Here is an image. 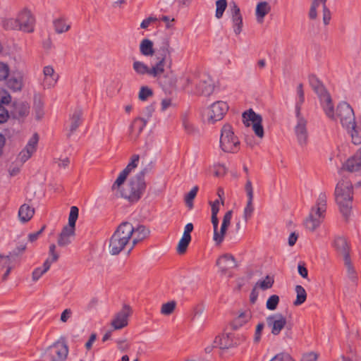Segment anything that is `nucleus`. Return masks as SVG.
<instances>
[{
	"label": "nucleus",
	"instance_id": "f257e3e1",
	"mask_svg": "<svg viewBox=\"0 0 361 361\" xmlns=\"http://www.w3.org/2000/svg\"><path fill=\"white\" fill-rule=\"evenodd\" d=\"M149 233V231L143 225L134 227L129 222L122 223L109 240L110 254L116 255L126 248L130 252L135 245L145 239Z\"/></svg>",
	"mask_w": 361,
	"mask_h": 361
},
{
	"label": "nucleus",
	"instance_id": "f03ea898",
	"mask_svg": "<svg viewBox=\"0 0 361 361\" xmlns=\"http://www.w3.org/2000/svg\"><path fill=\"white\" fill-rule=\"evenodd\" d=\"M336 119L338 118L342 127L350 135L355 145L361 143V132L356 126L353 109L345 102H340L336 108Z\"/></svg>",
	"mask_w": 361,
	"mask_h": 361
},
{
	"label": "nucleus",
	"instance_id": "7ed1b4c3",
	"mask_svg": "<svg viewBox=\"0 0 361 361\" xmlns=\"http://www.w3.org/2000/svg\"><path fill=\"white\" fill-rule=\"evenodd\" d=\"M353 198V188L351 182L348 179L339 180L335 188V200L345 218H348L351 213Z\"/></svg>",
	"mask_w": 361,
	"mask_h": 361
},
{
	"label": "nucleus",
	"instance_id": "20e7f679",
	"mask_svg": "<svg viewBox=\"0 0 361 361\" xmlns=\"http://www.w3.org/2000/svg\"><path fill=\"white\" fill-rule=\"evenodd\" d=\"M327 208V195L326 192H321L312 207L310 213L304 221L305 227L310 231H315L322 223L325 218Z\"/></svg>",
	"mask_w": 361,
	"mask_h": 361
},
{
	"label": "nucleus",
	"instance_id": "39448f33",
	"mask_svg": "<svg viewBox=\"0 0 361 361\" xmlns=\"http://www.w3.org/2000/svg\"><path fill=\"white\" fill-rule=\"evenodd\" d=\"M144 176L145 172L140 171L133 177L125 187H123L122 185L119 190L113 191V192L116 195H120L130 201L138 200L146 188Z\"/></svg>",
	"mask_w": 361,
	"mask_h": 361
},
{
	"label": "nucleus",
	"instance_id": "423d86ee",
	"mask_svg": "<svg viewBox=\"0 0 361 361\" xmlns=\"http://www.w3.org/2000/svg\"><path fill=\"white\" fill-rule=\"evenodd\" d=\"M219 145L220 148L227 153H235L240 149V140L231 125L224 124L221 128Z\"/></svg>",
	"mask_w": 361,
	"mask_h": 361
},
{
	"label": "nucleus",
	"instance_id": "0eeeda50",
	"mask_svg": "<svg viewBox=\"0 0 361 361\" xmlns=\"http://www.w3.org/2000/svg\"><path fill=\"white\" fill-rule=\"evenodd\" d=\"M78 217V208L75 206L71 207L68 216V224L63 227L58 238V245L65 247L71 243L75 236V223Z\"/></svg>",
	"mask_w": 361,
	"mask_h": 361
},
{
	"label": "nucleus",
	"instance_id": "6e6552de",
	"mask_svg": "<svg viewBox=\"0 0 361 361\" xmlns=\"http://www.w3.org/2000/svg\"><path fill=\"white\" fill-rule=\"evenodd\" d=\"M228 110V105L223 101H217L209 106L204 111L203 116L209 123L221 121Z\"/></svg>",
	"mask_w": 361,
	"mask_h": 361
},
{
	"label": "nucleus",
	"instance_id": "1a4fd4ad",
	"mask_svg": "<svg viewBox=\"0 0 361 361\" xmlns=\"http://www.w3.org/2000/svg\"><path fill=\"white\" fill-rule=\"evenodd\" d=\"M68 355V348L64 340H59L50 345L44 352L45 359L64 361Z\"/></svg>",
	"mask_w": 361,
	"mask_h": 361
},
{
	"label": "nucleus",
	"instance_id": "9d476101",
	"mask_svg": "<svg viewBox=\"0 0 361 361\" xmlns=\"http://www.w3.org/2000/svg\"><path fill=\"white\" fill-rule=\"evenodd\" d=\"M243 123L246 126L252 127V130L257 136L262 138L264 136V129L262 126V118L260 115L256 114L252 109H249L243 114Z\"/></svg>",
	"mask_w": 361,
	"mask_h": 361
},
{
	"label": "nucleus",
	"instance_id": "9b49d317",
	"mask_svg": "<svg viewBox=\"0 0 361 361\" xmlns=\"http://www.w3.org/2000/svg\"><path fill=\"white\" fill-rule=\"evenodd\" d=\"M139 159L140 157L137 154H135L132 157L130 161L128 163L127 166L119 173L118 178L112 185V191L119 190L121 186L124 184V182L129 173L137 166Z\"/></svg>",
	"mask_w": 361,
	"mask_h": 361
},
{
	"label": "nucleus",
	"instance_id": "f8f14e48",
	"mask_svg": "<svg viewBox=\"0 0 361 361\" xmlns=\"http://www.w3.org/2000/svg\"><path fill=\"white\" fill-rule=\"evenodd\" d=\"M139 159L140 157L137 154H135L132 157L130 161L128 163L127 166L119 173L118 178L112 185V191L119 190L121 186L124 184V182L129 173L137 166Z\"/></svg>",
	"mask_w": 361,
	"mask_h": 361
},
{
	"label": "nucleus",
	"instance_id": "ddd939ff",
	"mask_svg": "<svg viewBox=\"0 0 361 361\" xmlns=\"http://www.w3.org/2000/svg\"><path fill=\"white\" fill-rule=\"evenodd\" d=\"M38 135L37 134H34L28 140L25 147L19 152L17 160L21 164L27 161L35 152L37 149V145L38 143Z\"/></svg>",
	"mask_w": 361,
	"mask_h": 361
},
{
	"label": "nucleus",
	"instance_id": "4468645a",
	"mask_svg": "<svg viewBox=\"0 0 361 361\" xmlns=\"http://www.w3.org/2000/svg\"><path fill=\"white\" fill-rule=\"evenodd\" d=\"M317 96L325 115L331 120H336L334 105L330 94L326 90L322 93L317 94Z\"/></svg>",
	"mask_w": 361,
	"mask_h": 361
},
{
	"label": "nucleus",
	"instance_id": "2eb2a0df",
	"mask_svg": "<svg viewBox=\"0 0 361 361\" xmlns=\"http://www.w3.org/2000/svg\"><path fill=\"white\" fill-rule=\"evenodd\" d=\"M267 322L271 329V334L276 336L280 334L286 324V319L282 314L277 313L269 316L267 318Z\"/></svg>",
	"mask_w": 361,
	"mask_h": 361
},
{
	"label": "nucleus",
	"instance_id": "dca6fc26",
	"mask_svg": "<svg viewBox=\"0 0 361 361\" xmlns=\"http://www.w3.org/2000/svg\"><path fill=\"white\" fill-rule=\"evenodd\" d=\"M360 170H361V148L343 163L338 173H341L343 171L356 172Z\"/></svg>",
	"mask_w": 361,
	"mask_h": 361
},
{
	"label": "nucleus",
	"instance_id": "f3484780",
	"mask_svg": "<svg viewBox=\"0 0 361 361\" xmlns=\"http://www.w3.org/2000/svg\"><path fill=\"white\" fill-rule=\"evenodd\" d=\"M297 124L295 127V134L297 141L301 147L306 145L307 142V121L300 116H297Z\"/></svg>",
	"mask_w": 361,
	"mask_h": 361
},
{
	"label": "nucleus",
	"instance_id": "a211bd4d",
	"mask_svg": "<svg viewBox=\"0 0 361 361\" xmlns=\"http://www.w3.org/2000/svg\"><path fill=\"white\" fill-rule=\"evenodd\" d=\"M216 346L220 349H229L239 345L240 342L233 334H223L218 336L214 340Z\"/></svg>",
	"mask_w": 361,
	"mask_h": 361
},
{
	"label": "nucleus",
	"instance_id": "6ab92c4d",
	"mask_svg": "<svg viewBox=\"0 0 361 361\" xmlns=\"http://www.w3.org/2000/svg\"><path fill=\"white\" fill-rule=\"evenodd\" d=\"M130 314V309L128 306H124L118 312L111 321V326L115 330L121 329L128 325V319Z\"/></svg>",
	"mask_w": 361,
	"mask_h": 361
},
{
	"label": "nucleus",
	"instance_id": "aec40b11",
	"mask_svg": "<svg viewBox=\"0 0 361 361\" xmlns=\"http://www.w3.org/2000/svg\"><path fill=\"white\" fill-rule=\"evenodd\" d=\"M216 265L219 267L220 271L224 274L228 270L236 267L237 263L232 255L226 254L217 259Z\"/></svg>",
	"mask_w": 361,
	"mask_h": 361
},
{
	"label": "nucleus",
	"instance_id": "412c9836",
	"mask_svg": "<svg viewBox=\"0 0 361 361\" xmlns=\"http://www.w3.org/2000/svg\"><path fill=\"white\" fill-rule=\"evenodd\" d=\"M43 73L44 86L47 88L54 87L59 80V75L55 72L54 68L51 66H45L43 70Z\"/></svg>",
	"mask_w": 361,
	"mask_h": 361
},
{
	"label": "nucleus",
	"instance_id": "4be33fe9",
	"mask_svg": "<svg viewBox=\"0 0 361 361\" xmlns=\"http://www.w3.org/2000/svg\"><path fill=\"white\" fill-rule=\"evenodd\" d=\"M9 74V68L7 64L0 63V80L7 78ZM11 102L10 94L3 89H0V102L8 104Z\"/></svg>",
	"mask_w": 361,
	"mask_h": 361
},
{
	"label": "nucleus",
	"instance_id": "5701e85b",
	"mask_svg": "<svg viewBox=\"0 0 361 361\" xmlns=\"http://www.w3.org/2000/svg\"><path fill=\"white\" fill-rule=\"evenodd\" d=\"M214 90V82L209 77L201 80L196 86V93L204 96H209Z\"/></svg>",
	"mask_w": 361,
	"mask_h": 361
},
{
	"label": "nucleus",
	"instance_id": "b1692460",
	"mask_svg": "<svg viewBox=\"0 0 361 361\" xmlns=\"http://www.w3.org/2000/svg\"><path fill=\"white\" fill-rule=\"evenodd\" d=\"M147 121L142 118H135L130 127V137L131 140H136L142 130L145 128Z\"/></svg>",
	"mask_w": 361,
	"mask_h": 361
},
{
	"label": "nucleus",
	"instance_id": "393cba45",
	"mask_svg": "<svg viewBox=\"0 0 361 361\" xmlns=\"http://www.w3.org/2000/svg\"><path fill=\"white\" fill-rule=\"evenodd\" d=\"M334 247L342 255L343 259L350 258L349 247L345 238L338 236L334 240Z\"/></svg>",
	"mask_w": 361,
	"mask_h": 361
},
{
	"label": "nucleus",
	"instance_id": "a878e982",
	"mask_svg": "<svg viewBox=\"0 0 361 361\" xmlns=\"http://www.w3.org/2000/svg\"><path fill=\"white\" fill-rule=\"evenodd\" d=\"M82 114V111L80 108H75L71 114L67 126L71 133H73L79 126L81 121Z\"/></svg>",
	"mask_w": 361,
	"mask_h": 361
},
{
	"label": "nucleus",
	"instance_id": "bb28decb",
	"mask_svg": "<svg viewBox=\"0 0 361 361\" xmlns=\"http://www.w3.org/2000/svg\"><path fill=\"white\" fill-rule=\"evenodd\" d=\"M227 13L229 15L231 21L233 23H242L243 17L240 13V10L235 2L232 1L229 4Z\"/></svg>",
	"mask_w": 361,
	"mask_h": 361
},
{
	"label": "nucleus",
	"instance_id": "cd10ccee",
	"mask_svg": "<svg viewBox=\"0 0 361 361\" xmlns=\"http://www.w3.org/2000/svg\"><path fill=\"white\" fill-rule=\"evenodd\" d=\"M29 112L30 106L27 103L19 102L14 104L13 111L14 116L20 118L26 116Z\"/></svg>",
	"mask_w": 361,
	"mask_h": 361
},
{
	"label": "nucleus",
	"instance_id": "c85d7f7f",
	"mask_svg": "<svg viewBox=\"0 0 361 361\" xmlns=\"http://www.w3.org/2000/svg\"><path fill=\"white\" fill-rule=\"evenodd\" d=\"M34 215V209L28 204L20 206L18 211V217L21 222L25 223L30 221Z\"/></svg>",
	"mask_w": 361,
	"mask_h": 361
},
{
	"label": "nucleus",
	"instance_id": "c756f323",
	"mask_svg": "<svg viewBox=\"0 0 361 361\" xmlns=\"http://www.w3.org/2000/svg\"><path fill=\"white\" fill-rule=\"evenodd\" d=\"M166 64V56H162L159 59V61L150 68L149 75L154 78L159 77L164 72V67Z\"/></svg>",
	"mask_w": 361,
	"mask_h": 361
},
{
	"label": "nucleus",
	"instance_id": "7c9ffc66",
	"mask_svg": "<svg viewBox=\"0 0 361 361\" xmlns=\"http://www.w3.org/2000/svg\"><path fill=\"white\" fill-rule=\"evenodd\" d=\"M211 221L214 230L213 240L216 245H220L222 243V235L221 233V229L219 230V219L217 214H212Z\"/></svg>",
	"mask_w": 361,
	"mask_h": 361
},
{
	"label": "nucleus",
	"instance_id": "2f4dec72",
	"mask_svg": "<svg viewBox=\"0 0 361 361\" xmlns=\"http://www.w3.org/2000/svg\"><path fill=\"white\" fill-rule=\"evenodd\" d=\"M140 51L145 56H152L154 53L153 42L148 39H144L140 44Z\"/></svg>",
	"mask_w": 361,
	"mask_h": 361
},
{
	"label": "nucleus",
	"instance_id": "473e14b6",
	"mask_svg": "<svg viewBox=\"0 0 361 361\" xmlns=\"http://www.w3.org/2000/svg\"><path fill=\"white\" fill-rule=\"evenodd\" d=\"M51 265V262H50V259L47 258L43 264V267H37L36 268L32 274V279L34 281H37L40 279V277L45 274L50 268Z\"/></svg>",
	"mask_w": 361,
	"mask_h": 361
},
{
	"label": "nucleus",
	"instance_id": "72a5a7b5",
	"mask_svg": "<svg viewBox=\"0 0 361 361\" xmlns=\"http://www.w3.org/2000/svg\"><path fill=\"white\" fill-rule=\"evenodd\" d=\"M305 102L304 91L302 85L299 84L297 87V95L295 98V114L296 116H300V109L302 104Z\"/></svg>",
	"mask_w": 361,
	"mask_h": 361
},
{
	"label": "nucleus",
	"instance_id": "f704fd0d",
	"mask_svg": "<svg viewBox=\"0 0 361 361\" xmlns=\"http://www.w3.org/2000/svg\"><path fill=\"white\" fill-rule=\"evenodd\" d=\"M251 319V313L250 311L241 312L233 321V327L238 329L247 323Z\"/></svg>",
	"mask_w": 361,
	"mask_h": 361
},
{
	"label": "nucleus",
	"instance_id": "c9c22d12",
	"mask_svg": "<svg viewBox=\"0 0 361 361\" xmlns=\"http://www.w3.org/2000/svg\"><path fill=\"white\" fill-rule=\"evenodd\" d=\"M36 19L31 11L27 8L20 11L16 18L17 23H32Z\"/></svg>",
	"mask_w": 361,
	"mask_h": 361
},
{
	"label": "nucleus",
	"instance_id": "e433bc0d",
	"mask_svg": "<svg viewBox=\"0 0 361 361\" xmlns=\"http://www.w3.org/2000/svg\"><path fill=\"white\" fill-rule=\"evenodd\" d=\"M176 19L169 16H164V15H154L152 14L147 18L144 19L142 23H154L156 21H164L165 23L174 21Z\"/></svg>",
	"mask_w": 361,
	"mask_h": 361
},
{
	"label": "nucleus",
	"instance_id": "4c0bfd02",
	"mask_svg": "<svg viewBox=\"0 0 361 361\" xmlns=\"http://www.w3.org/2000/svg\"><path fill=\"white\" fill-rule=\"evenodd\" d=\"M7 86L13 91H18L21 89L23 81L21 76H11L7 81Z\"/></svg>",
	"mask_w": 361,
	"mask_h": 361
},
{
	"label": "nucleus",
	"instance_id": "58836bf2",
	"mask_svg": "<svg viewBox=\"0 0 361 361\" xmlns=\"http://www.w3.org/2000/svg\"><path fill=\"white\" fill-rule=\"evenodd\" d=\"M295 290L296 293V300L294 301L293 304L298 306L306 300L307 293L305 288L300 285H297Z\"/></svg>",
	"mask_w": 361,
	"mask_h": 361
},
{
	"label": "nucleus",
	"instance_id": "ea45409f",
	"mask_svg": "<svg viewBox=\"0 0 361 361\" xmlns=\"http://www.w3.org/2000/svg\"><path fill=\"white\" fill-rule=\"evenodd\" d=\"M309 82L310 86L312 87L317 94L322 93V92L326 90V88L323 84L314 75L310 76Z\"/></svg>",
	"mask_w": 361,
	"mask_h": 361
},
{
	"label": "nucleus",
	"instance_id": "a19ab883",
	"mask_svg": "<svg viewBox=\"0 0 361 361\" xmlns=\"http://www.w3.org/2000/svg\"><path fill=\"white\" fill-rule=\"evenodd\" d=\"M232 216H233V212L231 210H230V211H228L225 214V215L223 218V221H222V223L221 225V233L222 235V242L224 241L226 230L231 224Z\"/></svg>",
	"mask_w": 361,
	"mask_h": 361
},
{
	"label": "nucleus",
	"instance_id": "79ce46f5",
	"mask_svg": "<svg viewBox=\"0 0 361 361\" xmlns=\"http://www.w3.org/2000/svg\"><path fill=\"white\" fill-rule=\"evenodd\" d=\"M133 68L138 75H149L150 68L142 61H135L133 64Z\"/></svg>",
	"mask_w": 361,
	"mask_h": 361
},
{
	"label": "nucleus",
	"instance_id": "37998d69",
	"mask_svg": "<svg viewBox=\"0 0 361 361\" xmlns=\"http://www.w3.org/2000/svg\"><path fill=\"white\" fill-rule=\"evenodd\" d=\"M269 6L267 2H260L257 5L256 16L257 20H262L264 16L269 12Z\"/></svg>",
	"mask_w": 361,
	"mask_h": 361
},
{
	"label": "nucleus",
	"instance_id": "c03bdc74",
	"mask_svg": "<svg viewBox=\"0 0 361 361\" xmlns=\"http://www.w3.org/2000/svg\"><path fill=\"white\" fill-rule=\"evenodd\" d=\"M254 209L253 199H247L246 206L243 210V218L245 221L252 217Z\"/></svg>",
	"mask_w": 361,
	"mask_h": 361
},
{
	"label": "nucleus",
	"instance_id": "a18cd8bd",
	"mask_svg": "<svg viewBox=\"0 0 361 361\" xmlns=\"http://www.w3.org/2000/svg\"><path fill=\"white\" fill-rule=\"evenodd\" d=\"M344 260V264L347 269V275L348 277L353 281H355L357 279V273L351 263L350 259H345Z\"/></svg>",
	"mask_w": 361,
	"mask_h": 361
},
{
	"label": "nucleus",
	"instance_id": "49530a36",
	"mask_svg": "<svg viewBox=\"0 0 361 361\" xmlns=\"http://www.w3.org/2000/svg\"><path fill=\"white\" fill-rule=\"evenodd\" d=\"M27 245L25 243L18 245L9 255L6 257H11V262H14L16 258L23 254L26 250Z\"/></svg>",
	"mask_w": 361,
	"mask_h": 361
},
{
	"label": "nucleus",
	"instance_id": "de8ad7c7",
	"mask_svg": "<svg viewBox=\"0 0 361 361\" xmlns=\"http://www.w3.org/2000/svg\"><path fill=\"white\" fill-rule=\"evenodd\" d=\"M153 94L152 90L147 86L141 87L138 93V98L141 101H146Z\"/></svg>",
	"mask_w": 361,
	"mask_h": 361
},
{
	"label": "nucleus",
	"instance_id": "09e8293b",
	"mask_svg": "<svg viewBox=\"0 0 361 361\" xmlns=\"http://www.w3.org/2000/svg\"><path fill=\"white\" fill-rule=\"evenodd\" d=\"M191 240V237L182 235L177 246V252L180 254L184 253Z\"/></svg>",
	"mask_w": 361,
	"mask_h": 361
},
{
	"label": "nucleus",
	"instance_id": "8fccbe9b",
	"mask_svg": "<svg viewBox=\"0 0 361 361\" xmlns=\"http://www.w3.org/2000/svg\"><path fill=\"white\" fill-rule=\"evenodd\" d=\"M227 7L226 0H217L216 1V17L220 18Z\"/></svg>",
	"mask_w": 361,
	"mask_h": 361
},
{
	"label": "nucleus",
	"instance_id": "3c124183",
	"mask_svg": "<svg viewBox=\"0 0 361 361\" xmlns=\"http://www.w3.org/2000/svg\"><path fill=\"white\" fill-rule=\"evenodd\" d=\"M44 104L40 98H35L34 102V111L37 118L39 119L44 114L43 111Z\"/></svg>",
	"mask_w": 361,
	"mask_h": 361
},
{
	"label": "nucleus",
	"instance_id": "603ef678",
	"mask_svg": "<svg viewBox=\"0 0 361 361\" xmlns=\"http://www.w3.org/2000/svg\"><path fill=\"white\" fill-rule=\"evenodd\" d=\"M274 283V280L272 278L269 276H266L264 279L259 281L256 285L255 288H260L263 290H267L268 288H270Z\"/></svg>",
	"mask_w": 361,
	"mask_h": 361
},
{
	"label": "nucleus",
	"instance_id": "864d4df0",
	"mask_svg": "<svg viewBox=\"0 0 361 361\" xmlns=\"http://www.w3.org/2000/svg\"><path fill=\"white\" fill-rule=\"evenodd\" d=\"M176 307V302L174 301H171L163 304L161 309V313L164 315H169L171 314Z\"/></svg>",
	"mask_w": 361,
	"mask_h": 361
},
{
	"label": "nucleus",
	"instance_id": "5fc2aeb1",
	"mask_svg": "<svg viewBox=\"0 0 361 361\" xmlns=\"http://www.w3.org/2000/svg\"><path fill=\"white\" fill-rule=\"evenodd\" d=\"M279 302V297L276 295H271L266 303V307L269 310H276Z\"/></svg>",
	"mask_w": 361,
	"mask_h": 361
},
{
	"label": "nucleus",
	"instance_id": "6e6d98bb",
	"mask_svg": "<svg viewBox=\"0 0 361 361\" xmlns=\"http://www.w3.org/2000/svg\"><path fill=\"white\" fill-rule=\"evenodd\" d=\"M198 191V187H193L191 190L186 195L185 200L186 204L191 208L192 207V200L195 197Z\"/></svg>",
	"mask_w": 361,
	"mask_h": 361
},
{
	"label": "nucleus",
	"instance_id": "4d7b16f0",
	"mask_svg": "<svg viewBox=\"0 0 361 361\" xmlns=\"http://www.w3.org/2000/svg\"><path fill=\"white\" fill-rule=\"evenodd\" d=\"M11 29L21 30L25 32H31L34 30L32 24H13Z\"/></svg>",
	"mask_w": 361,
	"mask_h": 361
},
{
	"label": "nucleus",
	"instance_id": "13d9d810",
	"mask_svg": "<svg viewBox=\"0 0 361 361\" xmlns=\"http://www.w3.org/2000/svg\"><path fill=\"white\" fill-rule=\"evenodd\" d=\"M269 361H294L291 356L286 353H281L276 355Z\"/></svg>",
	"mask_w": 361,
	"mask_h": 361
},
{
	"label": "nucleus",
	"instance_id": "bf43d9fd",
	"mask_svg": "<svg viewBox=\"0 0 361 361\" xmlns=\"http://www.w3.org/2000/svg\"><path fill=\"white\" fill-rule=\"evenodd\" d=\"M56 245H54V244H51L49 246V257L48 258L50 259V262H51V264L56 262L59 257L58 253L56 252Z\"/></svg>",
	"mask_w": 361,
	"mask_h": 361
},
{
	"label": "nucleus",
	"instance_id": "052dcab7",
	"mask_svg": "<svg viewBox=\"0 0 361 361\" xmlns=\"http://www.w3.org/2000/svg\"><path fill=\"white\" fill-rule=\"evenodd\" d=\"M245 190L246 192L247 199H253L254 198V192L253 187L251 180L247 178L246 181V184L245 186Z\"/></svg>",
	"mask_w": 361,
	"mask_h": 361
},
{
	"label": "nucleus",
	"instance_id": "680f3d73",
	"mask_svg": "<svg viewBox=\"0 0 361 361\" xmlns=\"http://www.w3.org/2000/svg\"><path fill=\"white\" fill-rule=\"evenodd\" d=\"M264 327V324L263 323H259L257 324L254 336V341L255 343L259 342Z\"/></svg>",
	"mask_w": 361,
	"mask_h": 361
},
{
	"label": "nucleus",
	"instance_id": "e2e57ef3",
	"mask_svg": "<svg viewBox=\"0 0 361 361\" xmlns=\"http://www.w3.org/2000/svg\"><path fill=\"white\" fill-rule=\"evenodd\" d=\"M54 30L58 34H61L68 31L70 26L67 24H53Z\"/></svg>",
	"mask_w": 361,
	"mask_h": 361
},
{
	"label": "nucleus",
	"instance_id": "0e129e2a",
	"mask_svg": "<svg viewBox=\"0 0 361 361\" xmlns=\"http://www.w3.org/2000/svg\"><path fill=\"white\" fill-rule=\"evenodd\" d=\"M318 355L314 352H310L303 355L300 361H316Z\"/></svg>",
	"mask_w": 361,
	"mask_h": 361
},
{
	"label": "nucleus",
	"instance_id": "69168bd1",
	"mask_svg": "<svg viewBox=\"0 0 361 361\" xmlns=\"http://www.w3.org/2000/svg\"><path fill=\"white\" fill-rule=\"evenodd\" d=\"M8 118V110L5 107L0 104V123H4Z\"/></svg>",
	"mask_w": 361,
	"mask_h": 361
},
{
	"label": "nucleus",
	"instance_id": "338daca9",
	"mask_svg": "<svg viewBox=\"0 0 361 361\" xmlns=\"http://www.w3.org/2000/svg\"><path fill=\"white\" fill-rule=\"evenodd\" d=\"M72 316V311L71 309H66L61 314V321L62 322H66Z\"/></svg>",
	"mask_w": 361,
	"mask_h": 361
},
{
	"label": "nucleus",
	"instance_id": "774afa93",
	"mask_svg": "<svg viewBox=\"0 0 361 361\" xmlns=\"http://www.w3.org/2000/svg\"><path fill=\"white\" fill-rule=\"evenodd\" d=\"M118 348L121 352L127 351L130 348V344L127 342L126 340H121L117 342Z\"/></svg>",
	"mask_w": 361,
	"mask_h": 361
}]
</instances>
